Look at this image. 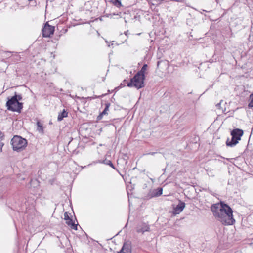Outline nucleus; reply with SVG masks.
Instances as JSON below:
<instances>
[{
	"mask_svg": "<svg viewBox=\"0 0 253 253\" xmlns=\"http://www.w3.org/2000/svg\"><path fill=\"white\" fill-rule=\"evenodd\" d=\"M221 209L215 217L223 225H233L235 220L233 217V211L231 208L224 202L220 201Z\"/></svg>",
	"mask_w": 253,
	"mask_h": 253,
	"instance_id": "1",
	"label": "nucleus"
},
{
	"mask_svg": "<svg viewBox=\"0 0 253 253\" xmlns=\"http://www.w3.org/2000/svg\"><path fill=\"white\" fill-rule=\"evenodd\" d=\"M22 99L21 94H17L15 92L14 95L11 98L8 97L6 103V107L8 110L13 112L21 113V110L23 107V103L20 102L19 101Z\"/></svg>",
	"mask_w": 253,
	"mask_h": 253,
	"instance_id": "2",
	"label": "nucleus"
},
{
	"mask_svg": "<svg viewBox=\"0 0 253 253\" xmlns=\"http://www.w3.org/2000/svg\"><path fill=\"white\" fill-rule=\"evenodd\" d=\"M11 144L14 151L20 152L27 146V141L20 136L15 135L11 140Z\"/></svg>",
	"mask_w": 253,
	"mask_h": 253,
	"instance_id": "3",
	"label": "nucleus"
},
{
	"mask_svg": "<svg viewBox=\"0 0 253 253\" xmlns=\"http://www.w3.org/2000/svg\"><path fill=\"white\" fill-rule=\"evenodd\" d=\"M243 130L239 128H235L231 131V139L227 138L226 144L227 146L233 147L238 143L243 135Z\"/></svg>",
	"mask_w": 253,
	"mask_h": 253,
	"instance_id": "4",
	"label": "nucleus"
},
{
	"mask_svg": "<svg viewBox=\"0 0 253 253\" xmlns=\"http://www.w3.org/2000/svg\"><path fill=\"white\" fill-rule=\"evenodd\" d=\"M145 77H142L139 74L136 73L130 79V82L127 83V86L129 87H134L137 89H140L145 86Z\"/></svg>",
	"mask_w": 253,
	"mask_h": 253,
	"instance_id": "5",
	"label": "nucleus"
},
{
	"mask_svg": "<svg viewBox=\"0 0 253 253\" xmlns=\"http://www.w3.org/2000/svg\"><path fill=\"white\" fill-rule=\"evenodd\" d=\"M55 27L50 25L47 22L44 24V26L42 30V36L43 37H50L51 35L54 34Z\"/></svg>",
	"mask_w": 253,
	"mask_h": 253,
	"instance_id": "6",
	"label": "nucleus"
},
{
	"mask_svg": "<svg viewBox=\"0 0 253 253\" xmlns=\"http://www.w3.org/2000/svg\"><path fill=\"white\" fill-rule=\"evenodd\" d=\"M163 188L160 187L149 192L146 196V199H149L154 197H158L162 194Z\"/></svg>",
	"mask_w": 253,
	"mask_h": 253,
	"instance_id": "7",
	"label": "nucleus"
},
{
	"mask_svg": "<svg viewBox=\"0 0 253 253\" xmlns=\"http://www.w3.org/2000/svg\"><path fill=\"white\" fill-rule=\"evenodd\" d=\"M64 219L66 221V223L68 226H70L72 229L77 230L78 224H76L75 222L73 221V220L70 218L67 212H65L64 213Z\"/></svg>",
	"mask_w": 253,
	"mask_h": 253,
	"instance_id": "8",
	"label": "nucleus"
},
{
	"mask_svg": "<svg viewBox=\"0 0 253 253\" xmlns=\"http://www.w3.org/2000/svg\"><path fill=\"white\" fill-rule=\"evenodd\" d=\"M221 209L220 202L218 203L213 204L211 207V211L212 212L214 216L215 217Z\"/></svg>",
	"mask_w": 253,
	"mask_h": 253,
	"instance_id": "9",
	"label": "nucleus"
},
{
	"mask_svg": "<svg viewBox=\"0 0 253 253\" xmlns=\"http://www.w3.org/2000/svg\"><path fill=\"white\" fill-rule=\"evenodd\" d=\"M185 206V203L179 200L178 204L174 208V211L175 214L180 213L184 209Z\"/></svg>",
	"mask_w": 253,
	"mask_h": 253,
	"instance_id": "10",
	"label": "nucleus"
},
{
	"mask_svg": "<svg viewBox=\"0 0 253 253\" xmlns=\"http://www.w3.org/2000/svg\"><path fill=\"white\" fill-rule=\"evenodd\" d=\"M118 253H131V247L129 243H124L121 250Z\"/></svg>",
	"mask_w": 253,
	"mask_h": 253,
	"instance_id": "11",
	"label": "nucleus"
},
{
	"mask_svg": "<svg viewBox=\"0 0 253 253\" xmlns=\"http://www.w3.org/2000/svg\"><path fill=\"white\" fill-rule=\"evenodd\" d=\"M150 229L149 226L146 223H143L142 225L138 226L136 228V231L138 233H144L146 231H149Z\"/></svg>",
	"mask_w": 253,
	"mask_h": 253,
	"instance_id": "12",
	"label": "nucleus"
},
{
	"mask_svg": "<svg viewBox=\"0 0 253 253\" xmlns=\"http://www.w3.org/2000/svg\"><path fill=\"white\" fill-rule=\"evenodd\" d=\"M105 107L104 110L99 115V116L97 117V119L98 120H100L102 118L103 115L107 114V111L109 110V108L110 106V103H106L105 104Z\"/></svg>",
	"mask_w": 253,
	"mask_h": 253,
	"instance_id": "13",
	"label": "nucleus"
},
{
	"mask_svg": "<svg viewBox=\"0 0 253 253\" xmlns=\"http://www.w3.org/2000/svg\"><path fill=\"white\" fill-rule=\"evenodd\" d=\"M67 115L68 113L65 109H64L62 112L59 113L57 118L58 121H62L64 119V118L67 117Z\"/></svg>",
	"mask_w": 253,
	"mask_h": 253,
	"instance_id": "14",
	"label": "nucleus"
},
{
	"mask_svg": "<svg viewBox=\"0 0 253 253\" xmlns=\"http://www.w3.org/2000/svg\"><path fill=\"white\" fill-rule=\"evenodd\" d=\"M37 130L42 134L44 133L43 124L40 121H38L37 122Z\"/></svg>",
	"mask_w": 253,
	"mask_h": 253,
	"instance_id": "15",
	"label": "nucleus"
},
{
	"mask_svg": "<svg viewBox=\"0 0 253 253\" xmlns=\"http://www.w3.org/2000/svg\"><path fill=\"white\" fill-rule=\"evenodd\" d=\"M148 66L147 64H144L142 67L141 68V70L139 71L137 73L139 74L140 75H141L142 77H145V71L147 70Z\"/></svg>",
	"mask_w": 253,
	"mask_h": 253,
	"instance_id": "16",
	"label": "nucleus"
},
{
	"mask_svg": "<svg viewBox=\"0 0 253 253\" xmlns=\"http://www.w3.org/2000/svg\"><path fill=\"white\" fill-rule=\"evenodd\" d=\"M102 163H104V164H106L107 165L110 166L111 167H112L113 169H116V168L112 162L110 160H107L105 159V160H103Z\"/></svg>",
	"mask_w": 253,
	"mask_h": 253,
	"instance_id": "17",
	"label": "nucleus"
},
{
	"mask_svg": "<svg viewBox=\"0 0 253 253\" xmlns=\"http://www.w3.org/2000/svg\"><path fill=\"white\" fill-rule=\"evenodd\" d=\"M110 2L117 7L122 6V3L120 0H111Z\"/></svg>",
	"mask_w": 253,
	"mask_h": 253,
	"instance_id": "18",
	"label": "nucleus"
},
{
	"mask_svg": "<svg viewBox=\"0 0 253 253\" xmlns=\"http://www.w3.org/2000/svg\"><path fill=\"white\" fill-rule=\"evenodd\" d=\"M248 107L249 108L253 107V93L250 95L249 97V103L248 104Z\"/></svg>",
	"mask_w": 253,
	"mask_h": 253,
	"instance_id": "19",
	"label": "nucleus"
},
{
	"mask_svg": "<svg viewBox=\"0 0 253 253\" xmlns=\"http://www.w3.org/2000/svg\"><path fill=\"white\" fill-rule=\"evenodd\" d=\"M121 14V12H119V13H111V14H107L106 15V17H110V18H112L113 17V16H115V15H120Z\"/></svg>",
	"mask_w": 253,
	"mask_h": 253,
	"instance_id": "20",
	"label": "nucleus"
},
{
	"mask_svg": "<svg viewBox=\"0 0 253 253\" xmlns=\"http://www.w3.org/2000/svg\"><path fill=\"white\" fill-rule=\"evenodd\" d=\"M123 86H125V85L123 84L122 83H121L120 84V86H119L115 88V90H118L119 88H120Z\"/></svg>",
	"mask_w": 253,
	"mask_h": 253,
	"instance_id": "21",
	"label": "nucleus"
},
{
	"mask_svg": "<svg viewBox=\"0 0 253 253\" xmlns=\"http://www.w3.org/2000/svg\"><path fill=\"white\" fill-rule=\"evenodd\" d=\"M4 144L2 142L0 141V152H2V147L3 146Z\"/></svg>",
	"mask_w": 253,
	"mask_h": 253,
	"instance_id": "22",
	"label": "nucleus"
},
{
	"mask_svg": "<svg viewBox=\"0 0 253 253\" xmlns=\"http://www.w3.org/2000/svg\"><path fill=\"white\" fill-rule=\"evenodd\" d=\"M4 137V133L0 131V138L3 139Z\"/></svg>",
	"mask_w": 253,
	"mask_h": 253,
	"instance_id": "23",
	"label": "nucleus"
},
{
	"mask_svg": "<svg viewBox=\"0 0 253 253\" xmlns=\"http://www.w3.org/2000/svg\"><path fill=\"white\" fill-rule=\"evenodd\" d=\"M156 153H157V152H150V153H148L147 154V155H154V154H155Z\"/></svg>",
	"mask_w": 253,
	"mask_h": 253,
	"instance_id": "24",
	"label": "nucleus"
},
{
	"mask_svg": "<svg viewBox=\"0 0 253 253\" xmlns=\"http://www.w3.org/2000/svg\"><path fill=\"white\" fill-rule=\"evenodd\" d=\"M162 62H163V61H158V62H157V67H159V66H160V64H161V63H162Z\"/></svg>",
	"mask_w": 253,
	"mask_h": 253,
	"instance_id": "25",
	"label": "nucleus"
},
{
	"mask_svg": "<svg viewBox=\"0 0 253 253\" xmlns=\"http://www.w3.org/2000/svg\"><path fill=\"white\" fill-rule=\"evenodd\" d=\"M220 104H221V102H220V103H219L217 104H216V107H220Z\"/></svg>",
	"mask_w": 253,
	"mask_h": 253,
	"instance_id": "26",
	"label": "nucleus"
},
{
	"mask_svg": "<svg viewBox=\"0 0 253 253\" xmlns=\"http://www.w3.org/2000/svg\"><path fill=\"white\" fill-rule=\"evenodd\" d=\"M126 80H124L123 81V82H126Z\"/></svg>",
	"mask_w": 253,
	"mask_h": 253,
	"instance_id": "27",
	"label": "nucleus"
}]
</instances>
